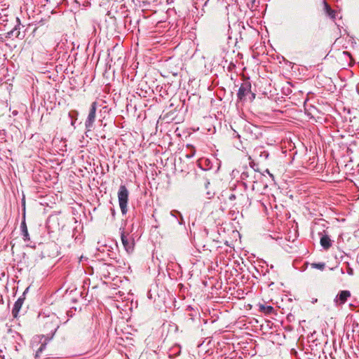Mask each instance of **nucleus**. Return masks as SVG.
Instances as JSON below:
<instances>
[{"label":"nucleus","instance_id":"nucleus-1","mask_svg":"<svg viewBox=\"0 0 359 359\" xmlns=\"http://www.w3.org/2000/svg\"><path fill=\"white\" fill-rule=\"evenodd\" d=\"M262 133L261 128L249 122L243 126V136L246 140H255L259 138Z\"/></svg>","mask_w":359,"mask_h":359},{"label":"nucleus","instance_id":"nucleus-2","mask_svg":"<svg viewBox=\"0 0 359 359\" xmlns=\"http://www.w3.org/2000/svg\"><path fill=\"white\" fill-rule=\"evenodd\" d=\"M129 192L125 185H121L118 192V203L123 215L128 211L127 205L128 202Z\"/></svg>","mask_w":359,"mask_h":359},{"label":"nucleus","instance_id":"nucleus-3","mask_svg":"<svg viewBox=\"0 0 359 359\" xmlns=\"http://www.w3.org/2000/svg\"><path fill=\"white\" fill-rule=\"evenodd\" d=\"M97 104L96 102H93L90 107L89 113L87 118L85 121V127L87 131H90L94 127L95 121V114L97 111Z\"/></svg>","mask_w":359,"mask_h":359},{"label":"nucleus","instance_id":"nucleus-4","mask_svg":"<svg viewBox=\"0 0 359 359\" xmlns=\"http://www.w3.org/2000/svg\"><path fill=\"white\" fill-rule=\"evenodd\" d=\"M256 175L253 170L245 171L241 173V178L243 181V184L247 187L248 184L256 182Z\"/></svg>","mask_w":359,"mask_h":359},{"label":"nucleus","instance_id":"nucleus-5","mask_svg":"<svg viewBox=\"0 0 359 359\" xmlns=\"http://www.w3.org/2000/svg\"><path fill=\"white\" fill-rule=\"evenodd\" d=\"M250 93H251V84L249 82H245L240 86L237 96L240 100H244Z\"/></svg>","mask_w":359,"mask_h":359},{"label":"nucleus","instance_id":"nucleus-6","mask_svg":"<svg viewBox=\"0 0 359 359\" xmlns=\"http://www.w3.org/2000/svg\"><path fill=\"white\" fill-rule=\"evenodd\" d=\"M351 297V292L348 290L340 291L334 299L335 306H339L344 304L348 298Z\"/></svg>","mask_w":359,"mask_h":359},{"label":"nucleus","instance_id":"nucleus-7","mask_svg":"<svg viewBox=\"0 0 359 359\" xmlns=\"http://www.w3.org/2000/svg\"><path fill=\"white\" fill-rule=\"evenodd\" d=\"M121 238L122 244L127 252H132L134 248L133 240H131L130 238L128 237V235H126L123 231L121 233Z\"/></svg>","mask_w":359,"mask_h":359},{"label":"nucleus","instance_id":"nucleus-8","mask_svg":"<svg viewBox=\"0 0 359 359\" xmlns=\"http://www.w3.org/2000/svg\"><path fill=\"white\" fill-rule=\"evenodd\" d=\"M321 246L325 250H328L332 245V241L327 235H323L320 238V241Z\"/></svg>","mask_w":359,"mask_h":359},{"label":"nucleus","instance_id":"nucleus-9","mask_svg":"<svg viewBox=\"0 0 359 359\" xmlns=\"http://www.w3.org/2000/svg\"><path fill=\"white\" fill-rule=\"evenodd\" d=\"M20 229H21L22 235L24 241H29L30 239L29 235L27 224H26L25 220H23L21 222Z\"/></svg>","mask_w":359,"mask_h":359},{"label":"nucleus","instance_id":"nucleus-10","mask_svg":"<svg viewBox=\"0 0 359 359\" xmlns=\"http://www.w3.org/2000/svg\"><path fill=\"white\" fill-rule=\"evenodd\" d=\"M24 299L22 298H19L14 304L13 309V314L14 316H16L18 311L20 310L22 304H23Z\"/></svg>","mask_w":359,"mask_h":359},{"label":"nucleus","instance_id":"nucleus-11","mask_svg":"<svg viewBox=\"0 0 359 359\" xmlns=\"http://www.w3.org/2000/svg\"><path fill=\"white\" fill-rule=\"evenodd\" d=\"M57 318L55 316H53L51 318H48V321L46 323V327H48L49 325V323H53V321H55V323L54 324L53 327V329L51 330V332L54 334L56 330H57V328L59 327V325L57 324Z\"/></svg>","mask_w":359,"mask_h":359},{"label":"nucleus","instance_id":"nucleus-12","mask_svg":"<svg viewBox=\"0 0 359 359\" xmlns=\"http://www.w3.org/2000/svg\"><path fill=\"white\" fill-rule=\"evenodd\" d=\"M323 4L326 13L331 18L334 19L335 18V11L330 8V6L327 4V3L325 1H323Z\"/></svg>","mask_w":359,"mask_h":359},{"label":"nucleus","instance_id":"nucleus-13","mask_svg":"<svg viewBox=\"0 0 359 359\" xmlns=\"http://www.w3.org/2000/svg\"><path fill=\"white\" fill-rule=\"evenodd\" d=\"M259 310L261 311H264V312H265L266 313H271L273 311V308L272 306H264L263 304H261L259 306Z\"/></svg>","mask_w":359,"mask_h":359},{"label":"nucleus","instance_id":"nucleus-14","mask_svg":"<svg viewBox=\"0 0 359 359\" xmlns=\"http://www.w3.org/2000/svg\"><path fill=\"white\" fill-rule=\"evenodd\" d=\"M311 267L313 269H319L320 271H323L325 267V264L323 262L320 263H312L311 264Z\"/></svg>","mask_w":359,"mask_h":359},{"label":"nucleus","instance_id":"nucleus-15","mask_svg":"<svg viewBox=\"0 0 359 359\" xmlns=\"http://www.w3.org/2000/svg\"><path fill=\"white\" fill-rule=\"evenodd\" d=\"M8 34L18 37L20 35V31L18 29L17 27H15L13 30L8 32Z\"/></svg>","mask_w":359,"mask_h":359},{"label":"nucleus","instance_id":"nucleus-16","mask_svg":"<svg viewBox=\"0 0 359 359\" xmlns=\"http://www.w3.org/2000/svg\"><path fill=\"white\" fill-rule=\"evenodd\" d=\"M261 158H263L264 159H266L269 157V153L266 151H260L259 154Z\"/></svg>","mask_w":359,"mask_h":359},{"label":"nucleus","instance_id":"nucleus-17","mask_svg":"<svg viewBox=\"0 0 359 359\" xmlns=\"http://www.w3.org/2000/svg\"><path fill=\"white\" fill-rule=\"evenodd\" d=\"M347 266H348L347 271H346L347 273L350 276H353V269L351 267H350L348 263H347Z\"/></svg>","mask_w":359,"mask_h":359},{"label":"nucleus","instance_id":"nucleus-18","mask_svg":"<svg viewBox=\"0 0 359 359\" xmlns=\"http://www.w3.org/2000/svg\"><path fill=\"white\" fill-rule=\"evenodd\" d=\"M228 198H229V201H235L236 199V196L235 194L231 193L228 196Z\"/></svg>","mask_w":359,"mask_h":359},{"label":"nucleus","instance_id":"nucleus-19","mask_svg":"<svg viewBox=\"0 0 359 359\" xmlns=\"http://www.w3.org/2000/svg\"><path fill=\"white\" fill-rule=\"evenodd\" d=\"M46 347V345L45 344H41L40 348L38 349V351H36V355H38V354L39 353H41L43 351V350Z\"/></svg>","mask_w":359,"mask_h":359},{"label":"nucleus","instance_id":"nucleus-20","mask_svg":"<svg viewBox=\"0 0 359 359\" xmlns=\"http://www.w3.org/2000/svg\"><path fill=\"white\" fill-rule=\"evenodd\" d=\"M194 155H195V151H193L191 153H190V154L187 155V157L190 158L193 157Z\"/></svg>","mask_w":359,"mask_h":359},{"label":"nucleus","instance_id":"nucleus-21","mask_svg":"<svg viewBox=\"0 0 359 359\" xmlns=\"http://www.w3.org/2000/svg\"><path fill=\"white\" fill-rule=\"evenodd\" d=\"M234 135H236L237 137L241 138V135L236 131H234Z\"/></svg>","mask_w":359,"mask_h":359},{"label":"nucleus","instance_id":"nucleus-22","mask_svg":"<svg viewBox=\"0 0 359 359\" xmlns=\"http://www.w3.org/2000/svg\"><path fill=\"white\" fill-rule=\"evenodd\" d=\"M341 273L342 274H344V270H343L342 269H341Z\"/></svg>","mask_w":359,"mask_h":359},{"label":"nucleus","instance_id":"nucleus-23","mask_svg":"<svg viewBox=\"0 0 359 359\" xmlns=\"http://www.w3.org/2000/svg\"><path fill=\"white\" fill-rule=\"evenodd\" d=\"M252 98H255V95L254 93H252Z\"/></svg>","mask_w":359,"mask_h":359},{"label":"nucleus","instance_id":"nucleus-24","mask_svg":"<svg viewBox=\"0 0 359 359\" xmlns=\"http://www.w3.org/2000/svg\"><path fill=\"white\" fill-rule=\"evenodd\" d=\"M317 302V299H313V303Z\"/></svg>","mask_w":359,"mask_h":359},{"label":"nucleus","instance_id":"nucleus-25","mask_svg":"<svg viewBox=\"0 0 359 359\" xmlns=\"http://www.w3.org/2000/svg\"><path fill=\"white\" fill-rule=\"evenodd\" d=\"M170 215H172V216H174V217H175V216L173 215V212H170Z\"/></svg>","mask_w":359,"mask_h":359},{"label":"nucleus","instance_id":"nucleus-26","mask_svg":"<svg viewBox=\"0 0 359 359\" xmlns=\"http://www.w3.org/2000/svg\"><path fill=\"white\" fill-rule=\"evenodd\" d=\"M344 53L348 54V52L344 51Z\"/></svg>","mask_w":359,"mask_h":359}]
</instances>
